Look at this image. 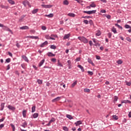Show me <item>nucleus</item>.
<instances>
[{"instance_id": "nucleus-1", "label": "nucleus", "mask_w": 131, "mask_h": 131, "mask_svg": "<svg viewBox=\"0 0 131 131\" xmlns=\"http://www.w3.org/2000/svg\"><path fill=\"white\" fill-rule=\"evenodd\" d=\"M78 39L80 40V41H82L84 43H88L89 42V41L88 40V39L86 38L83 37V36H79L78 37Z\"/></svg>"}, {"instance_id": "nucleus-2", "label": "nucleus", "mask_w": 131, "mask_h": 131, "mask_svg": "<svg viewBox=\"0 0 131 131\" xmlns=\"http://www.w3.org/2000/svg\"><path fill=\"white\" fill-rule=\"evenodd\" d=\"M96 12H97V10H92L89 11H83V13H85V14H88V15H91V14H96Z\"/></svg>"}, {"instance_id": "nucleus-3", "label": "nucleus", "mask_w": 131, "mask_h": 131, "mask_svg": "<svg viewBox=\"0 0 131 131\" xmlns=\"http://www.w3.org/2000/svg\"><path fill=\"white\" fill-rule=\"evenodd\" d=\"M41 7H42V8H45V9H50V8H52V7H53V5H41Z\"/></svg>"}, {"instance_id": "nucleus-4", "label": "nucleus", "mask_w": 131, "mask_h": 131, "mask_svg": "<svg viewBox=\"0 0 131 131\" xmlns=\"http://www.w3.org/2000/svg\"><path fill=\"white\" fill-rule=\"evenodd\" d=\"M7 108H8V109H9V110H11L12 111H15V110H16V107H15L14 106H13L11 105H9L7 106Z\"/></svg>"}, {"instance_id": "nucleus-5", "label": "nucleus", "mask_w": 131, "mask_h": 131, "mask_svg": "<svg viewBox=\"0 0 131 131\" xmlns=\"http://www.w3.org/2000/svg\"><path fill=\"white\" fill-rule=\"evenodd\" d=\"M60 99H61V97H57L56 98L53 99L52 100V102L53 103H55V102H58V101H60Z\"/></svg>"}, {"instance_id": "nucleus-6", "label": "nucleus", "mask_w": 131, "mask_h": 131, "mask_svg": "<svg viewBox=\"0 0 131 131\" xmlns=\"http://www.w3.org/2000/svg\"><path fill=\"white\" fill-rule=\"evenodd\" d=\"M27 38H32L33 39H38V36H27Z\"/></svg>"}, {"instance_id": "nucleus-7", "label": "nucleus", "mask_w": 131, "mask_h": 131, "mask_svg": "<svg viewBox=\"0 0 131 131\" xmlns=\"http://www.w3.org/2000/svg\"><path fill=\"white\" fill-rule=\"evenodd\" d=\"M127 103L128 104H130L131 102L130 101L128 100H123L121 101V103L122 104H123V103H125V104H127Z\"/></svg>"}, {"instance_id": "nucleus-8", "label": "nucleus", "mask_w": 131, "mask_h": 131, "mask_svg": "<svg viewBox=\"0 0 131 131\" xmlns=\"http://www.w3.org/2000/svg\"><path fill=\"white\" fill-rule=\"evenodd\" d=\"M47 56H48V57H55V56H56V55L53 54L52 52H48L47 53Z\"/></svg>"}, {"instance_id": "nucleus-9", "label": "nucleus", "mask_w": 131, "mask_h": 131, "mask_svg": "<svg viewBox=\"0 0 131 131\" xmlns=\"http://www.w3.org/2000/svg\"><path fill=\"white\" fill-rule=\"evenodd\" d=\"M23 4L25 7H26V6H29V2L28 1H25L23 2Z\"/></svg>"}, {"instance_id": "nucleus-10", "label": "nucleus", "mask_w": 131, "mask_h": 131, "mask_svg": "<svg viewBox=\"0 0 131 131\" xmlns=\"http://www.w3.org/2000/svg\"><path fill=\"white\" fill-rule=\"evenodd\" d=\"M48 41H46L45 42H44L42 44H41L40 47L41 48H43V47H45V46H47V45H48Z\"/></svg>"}, {"instance_id": "nucleus-11", "label": "nucleus", "mask_w": 131, "mask_h": 131, "mask_svg": "<svg viewBox=\"0 0 131 131\" xmlns=\"http://www.w3.org/2000/svg\"><path fill=\"white\" fill-rule=\"evenodd\" d=\"M22 58H23V59H24V60L25 61H26V62H29V60H28V58H27V57H26V56L23 55Z\"/></svg>"}, {"instance_id": "nucleus-12", "label": "nucleus", "mask_w": 131, "mask_h": 131, "mask_svg": "<svg viewBox=\"0 0 131 131\" xmlns=\"http://www.w3.org/2000/svg\"><path fill=\"white\" fill-rule=\"evenodd\" d=\"M68 16H69V17H72V18H74V17H75V14L73 13H69L68 14Z\"/></svg>"}, {"instance_id": "nucleus-13", "label": "nucleus", "mask_w": 131, "mask_h": 131, "mask_svg": "<svg viewBox=\"0 0 131 131\" xmlns=\"http://www.w3.org/2000/svg\"><path fill=\"white\" fill-rule=\"evenodd\" d=\"M20 29H21L22 30H27V29H29V28L28 27V26H23L20 28Z\"/></svg>"}, {"instance_id": "nucleus-14", "label": "nucleus", "mask_w": 131, "mask_h": 131, "mask_svg": "<svg viewBox=\"0 0 131 131\" xmlns=\"http://www.w3.org/2000/svg\"><path fill=\"white\" fill-rule=\"evenodd\" d=\"M27 113V111L26 110H24L23 111V116L25 118L26 117V114Z\"/></svg>"}, {"instance_id": "nucleus-15", "label": "nucleus", "mask_w": 131, "mask_h": 131, "mask_svg": "<svg viewBox=\"0 0 131 131\" xmlns=\"http://www.w3.org/2000/svg\"><path fill=\"white\" fill-rule=\"evenodd\" d=\"M43 63H45V59H42L39 63V67H41L42 65H43Z\"/></svg>"}, {"instance_id": "nucleus-16", "label": "nucleus", "mask_w": 131, "mask_h": 131, "mask_svg": "<svg viewBox=\"0 0 131 131\" xmlns=\"http://www.w3.org/2000/svg\"><path fill=\"white\" fill-rule=\"evenodd\" d=\"M45 17H48V18H52V17H54V14L53 13H50L49 15H45Z\"/></svg>"}, {"instance_id": "nucleus-17", "label": "nucleus", "mask_w": 131, "mask_h": 131, "mask_svg": "<svg viewBox=\"0 0 131 131\" xmlns=\"http://www.w3.org/2000/svg\"><path fill=\"white\" fill-rule=\"evenodd\" d=\"M76 126H78L80 124H81V121H77L75 123Z\"/></svg>"}, {"instance_id": "nucleus-18", "label": "nucleus", "mask_w": 131, "mask_h": 131, "mask_svg": "<svg viewBox=\"0 0 131 131\" xmlns=\"http://www.w3.org/2000/svg\"><path fill=\"white\" fill-rule=\"evenodd\" d=\"M69 37H70V34H66L63 37V39H67V38H69Z\"/></svg>"}, {"instance_id": "nucleus-19", "label": "nucleus", "mask_w": 131, "mask_h": 131, "mask_svg": "<svg viewBox=\"0 0 131 131\" xmlns=\"http://www.w3.org/2000/svg\"><path fill=\"white\" fill-rule=\"evenodd\" d=\"M78 68H80L82 72H84V69L83 68V67L82 66H81V65H80V64L78 65Z\"/></svg>"}, {"instance_id": "nucleus-20", "label": "nucleus", "mask_w": 131, "mask_h": 131, "mask_svg": "<svg viewBox=\"0 0 131 131\" xmlns=\"http://www.w3.org/2000/svg\"><path fill=\"white\" fill-rule=\"evenodd\" d=\"M1 111H3V110H4V108H5V103H2L1 105Z\"/></svg>"}, {"instance_id": "nucleus-21", "label": "nucleus", "mask_w": 131, "mask_h": 131, "mask_svg": "<svg viewBox=\"0 0 131 131\" xmlns=\"http://www.w3.org/2000/svg\"><path fill=\"white\" fill-rule=\"evenodd\" d=\"M21 126L24 128L26 127V126H27V122H26V121H25L24 123H23V124L21 125Z\"/></svg>"}, {"instance_id": "nucleus-22", "label": "nucleus", "mask_w": 131, "mask_h": 131, "mask_svg": "<svg viewBox=\"0 0 131 131\" xmlns=\"http://www.w3.org/2000/svg\"><path fill=\"white\" fill-rule=\"evenodd\" d=\"M8 2L10 5H15V2L13 0H8Z\"/></svg>"}, {"instance_id": "nucleus-23", "label": "nucleus", "mask_w": 131, "mask_h": 131, "mask_svg": "<svg viewBox=\"0 0 131 131\" xmlns=\"http://www.w3.org/2000/svg\"><path fill=\"white\" fill-rule=\"evenodd\" d=\"M88 62L89 63H90V64H92V65H93V66H94L95 65V64H94L93 63V61H92V59H91L90 58H88Z\"/></svg>"}, {"instance_id": "nucleus-24", "label": "nucleus", "mask_w": 131, "mask_h": 131, "mask_svg": "<svg viewBox=\"0 0 131 131\" xmlns=\"http://www.w3.org/2000/svg\"><path fill=\"white\" fill-rule=\"evenodd\" d=\"M112 31L114 32V33L116 34L117 33V31H116V28H115L114 27H113L112 29Z\"/></svg>"}, {"instance_id": "nucleus-25", "label": "nucleus", "mask_w": 131, "mask_h": 131, "mask_svg": "<svg viewBox=\"0 0 131 131\" xmlns=\"http://www.w3.org/2000/svg\"><path fill=\"white\" fill-rule=\"evenodd\" d=\"M57 62V66H59V67H63V64H62V63L60 62L59 60H58Z\"/></svg>"}, {"instance_id": "nucleus-26", "label": "nucleus", "mask_w": 131, "mask_h": 131, "mask_svg": "<svg viewBox=\"0 0 131 131\" xmlns=\"http://www.w3.org/2000/svg\"><path fill=\"white\" fill-rule=\"evenodd\" d=\"M66 117H67V118H69V119H70V120L73 119V117H72V116L70 115H67Z\"/></svg>"}, {"instance_id": "nucleus-27", "label": "nucleus", "mask_w": 131, "mask_h": 131, "mask_svg": "<svg viewBox=\"0 0 131 131\" xmlns=\"http://www.w3.org/2000/svg\"><path fill=\"white\" fill-rule=\"evenodd\" d=\"M1 7L2 9H5L6 10L9 9V7H8V6H5L4 5H1Z\"/></svg>"}, {"instance_id": "nucleus-28", "label": "nucleus", "mask_w": 131, "mask_h": 131, "mask_svg": "<svg viewBox=\"0 0 131 131\" xmlns=\"http://www.w3.org/2000/svg\"><path fill=\"white\" fill-rule=\"evenodd\" d=\"M38 12V9H34L32 11V14H36Z\"/></svg>"}, {"instance_id": "nucleus-29", "label": "nucleus", "mask_w": 131, "mask_h": 131, "mask_svg": "<svg viewBox=\"0 0 131 131\" xmlns=\"http://www.w3.org/2000/svg\"><path fill=\"white\" fill-rule=\"evenodd\" d=\"M115 26H116L117 27H118V28H120L121 30H122L123 29L122 27L120 26L119 25H118L117 24H115Z\"/></svg>"}, {"instance_id": "nucleus-30", "label": "nucleus", "mask_w": 131, "mask_h": 131, "mask_svg": "<svg viewBox=\"0 0 131 131\" xmlns=\"http://www.w3.org/2000/svg\"><path fill=\"white\" fill-rule=\"evenodd\" d=\"M63 5H66V6H68L69 5V2H68V1L65 0L63 1Z\"/></svg>"}, {"instance_id": "nucleus-31", "label": "nucleus", "mask_w": 131, "mask_h": 131, "mask_svg": "<svg viewBox=\"0 0 131 131\" xmlns=\"http://www.w3.org/2000/svg\"><path fill=\"white\" fill-rule=\"evenodd\" d=\"M50 49H52V50H56L57 49V47L55 45H51L50 47Z\"/></svg>"}, {"instance_id": "nucleus-32", "label": "nucleus", "mask_w": 131, "mask_h": 131, "mask_svg": "<svg viewBox=\"0 0 131 131\" xmlns=\"http://www.w3.org/2000/svg\"><path fill=\"white\" fill-rule=\"evenodd\" d=\"M77 84V81H75V82H74L72 84V88H74V86H75V85H76Z\"/></svg>"}, {"instance_id": "nucleus-33", "label": "nucleus", "mask_w": 131, "mask_h": 131, "mask_svg": "<svg viewBox=\"0 0 131 131\" xmlns=\"http://www.w3.org/2000/svg\"><path fill=\"white\" fill-rule=\"evenodd\" d=\"M33 117L34 118H37V117H38V114H37V113L34 114L33 115Z\"/></svg>"}, {"instance_id": "nucleus-34", "label": "nucleus", "mask_w": 131, "mask_h": 131, "mask_svg": "<svg viewBox=\"0 0 131 131\" xmlns=\"http://www.w3.org/2000/svg\"><path fill=\"white\" fill-rule=\"evenodd\" d=\"M113 118L114 119H115V120H118V116H116V115H113Z\"/></svg>"}, {"instance_id": "nucleus-35", "label": "nucleus", "mask_w": 131, "mask_h": 131, "mask_svg": "<svg viewBox=\"0 0 131 131\" xmlns=\"http://www.w3.org/2000/svg\"><path fill=\"white\" fill-rule=\"evenodd\" d=\"M82 18H83L84 19H90L92 18V16H82Z\"/></svg>"}, {"instance_id": "nucleus-36", "label": "nucleus", "mask_w": 131, "mask_h": 131, "mask_svg": "<svg viewBox=\"0 0 131 131\" xmlns=\"http://www.w3.org/2000/svg\"><path fill=\"white\" fill-rule=\"evenodd\" d=\"M84 92L85 93H90V92H91V90L89 89H84Z\"/></svg>"}, {"instance_id": "nucleus-37", "label": "nucleus", "mask_w": 131, "mask_h": 131, "mask_svg": "<svg viewBox=\"0 0 131 131\" xmlns=\"http://www.w3.org/2000/svg\"><path fill=\"white\" fill-rule=\"evenodd\" d=\"M55 121H56V119L54 118H52L49 122L52 123V122H55Z\"/></svg>"}, {"instance_id": "nucleus-38", "label": "nucleus", "mask_w": 131, "mask_h": 131, "mask_svg": "<svg viewBox=\"0 0 131 131\" xmlns=\"http://www.w3.org/2000/svg\"><path fill=\"white\" fill-rule=\"evenodd\" d=\"M63 129L64 131H69V129L68 128V127H67L66 126L63 127Z\"/></svg>"}, {"instance_id": "nucleus-39", "label": "nucleus", "mask_w": 131, "mask_h": 131, "mask_svg": "<svg viewBox=\"0 0 131 131\" xmlns=\"http://www.w3.org/2000/svg\"><path fill=\"white\" fill-rule=\"evenodd\" d=\"M124 27H125V28H126V29H129V28H131V27H130L129 25H125L124 26Z\"/></svg>"}, {"instance_id": "nucleus-40", "label": "nucleus", "mask_w": 131, "mask_h": 131, "mask_svg": "<svg viewBox=\"0 0 131 131\" xmlns=\"http://www.w3.org/2000/svg\"><path fill=\"white\" fill-rule=\"evenodd\" d=\"M90 7H91V8H96V6L94 3H92L90 4Z\"/></svg>"}, {"instance_id": "nucleus-41", "label": "nucleus", "mask_w": 131, "mask_h": 131, "mask_svg": "<svg viewBox=\"0 0 131 131\" xmlns=\"http://www.w3.org/2000/svg\"><path fill=\"white\" fill-rule=\"evenodd\" d=\"M45 38H46V39H51V36L49 35H46Z\"/></svg>"}, {"instance_id": "nucleus-42", "label": "nucleus", "mask_w": 131, "mask_h": 131, "mask_svg": "<svg viewBox=\"0 0 131 131\" xmlns=\"http://www.w3.org/2000/svg\"><path fill=\"white\" fill-rule=\"evenodd\" d=\"M2 28L4 30H6V31L8 30V29L9 28L7 26L4 25H3V27H2Z\"/></svg>"}, {"instance_id": "nucleus-43", "label": "nucleus", "mask_w": 131, "mask_h": 131, "mask_svg": "<svg viewBox=\"0 0 131 131\" xmlns=\"http://www.w3.org/2000/svg\"><path fill=\"white\" fill-rule=\"evenodd\" d=\"M117 63L119 64L120 65V64H121L122 63H123L122 60H119L118 61H117Z\"/></svg>"}, {"instance_id": "nucleus-44", "label": "nucleus", "mask_w": 131, "mask_h": 131, "mask_svg": "<svg viewBox=\"0 0 131 131\" xmlns=\"http://www.w3.org/2000/svg\"><path fill=\"white\" fill-rule=\"evenodd\" d=\"M117 100H118V97L116 96H114V102H117Z\"/></svg>"}, {"instance_id": "nucleus-45", "label": "nucleus", "mask_w": 131, "mask_h": 131, "mask_svg": "<svg viewBox=\"0 0 131 131\" xmlns=\"http://www.w3.org/2000/svg\"><path fill=\"white\" fill-rule=\"evenodd\" d=\"M10 125H11V127L12 128V130L15 131V125H14V124H11Z\"/></svg>"}, {"instance_id": "nucleus-46", "label": "nucleus", "mask_w": 131, "mask_h": 131, "mask_svg": "<svg viewBox=\"0 0 131 131\" xmlns=\"http://www.w3.org/2000/svg\"><path fill=\"white\" fill-rule=\"evenodd\" d=\"M32 113L35 112V106H33L32 107Z\"/></svg>"}, {"instance_id": "nucleus-47", "label": "nucleus", "mask_w": 131, "mask_h": 131, "mask_svg": "<svg viewBox=\"0 0 131 131\" xmlns=\"http://www.w3.org/2000/svg\"><path fill=\"white\" fill-rule=\"evenodd\" d=\"M37 82L39 84H41L42 83V81L41 80L38 79Z\"/></svg>"}, {"instance_id": "nucleus-48", "label": "nucleus", "mask_w": 131, "mask_h": 131, "mask_svg": "<svg viewBox=\"0 0 131 131\" xmlns=\"http://www.w3.org/2000/svg\"><path fill=\"white\" fill-rule=\"evenodd\" d=\"M6 63H10V62H11V58H7L6 60Z\"/></svg>"}, {"instance_id": "nucleus-49", "label": "nucleus", "mask_w": 131, "mask_h": 131, "mask_svg": "<svg viewBox=\"0 0 131 131\" xmlns=\"http://www.w3.org/2000/svg\"><path fill=\"white\" fill-rule=\"evenodd\" d=\"M83 22L85 24H89V20H88L86 19H84Z\"/></svg>"}, {"instance_id": "nucleus-50", "label": "nucleus", "mask_w": 131, "mask_h": 131, "mask_svg": "<svg viewBox=\"0 0 131 131\" xmlns=\"http://www.w3.org/2000/svg\"><path fill=\"white\" fill-rule=\"evenodd\" d=\"M96 35H97V36H100V35H101V32L100 31H98L96 34Z\"/></svg>"}, {"instance_id": "nucleus-51", "label": "nucleus", "mask_w": 131, "mask_h": 131, "mask_svg": "<svg viewBox=\"0 0 131 131\" xmlns=\"http://www.w3.org/2000/svg\"><path fill=\"white\" fill-rule=\"evenodd\" d=\"M126 85H128V86H130L131 82H126Z\"/></svg>"}, {"instance_id": "nucleus-52", "label": "nucleus", "mask_w": 131, "mask_h": 131, "mask_svg": "<svg viewBox=\"0 0 131 131\" xmlns=\"http://www.w3.org/2000/svg\"><path fill=\"white\" fill-rule=\"evenodd\" d=\"M41 29L42 30H47V27H46V26H42Z\"/></svg>"}, {"instance_id": "nucleus-53", "label": "nucleus", "mask_w": 131, "mask_h": 131, "mask_svg": "<svg viewBox=\"0 0 131 131\" xmlns=\"http://www.w3.org/2000/svg\"><path fill=\"white\" fill-rule=\"evenodd\" d=\"M5 126V124H1L0 125V129H2V128H3V127H4Z\"/></svg>"}, {"instance_id": "nucleus-54", "label": "nucleus", "mask_w": 131, "mask_h": 131, "mask_svg": "<svg viewBox=\"0 0 131 131\" xmlns=\"http://www.w3.org/2000/svg\"><path fill=\"white\" fill-rule=\"evenodd\" d=\"M126 40H127V41H129V42H131V39H130V38H129V37H127V38H126Z\"/></svg>"}, {"instance_id": "nucleus-55", "label": "nucleus", "mask_w": 131, "mask_h": 131, "mask_svg": "<svg viewBox=\"0 0 131 131\" xmlns=\"http://www.w3.org/2000/svg\"><path fill=\"white\" fill-rule=\"evenodd\" d=\"M80 59H81L80 57L77 58L75 59L76 62H79V61H80Z\"/></svg>"}, {"instance_id": "nucleus-56", "label": "nucleus", "mask_w": 131, "mask_h": 131, "mask_svg": "<svg viewBox=\"0 0 131 131\" xmlns=\"http://www.w3.org/2000/svg\"><path fill=\"white\" fill-rule=\"evenodd\" d=\"M88 73L89 74H90V75H93L94 74V73H93V72H91V71H88Z\"/></svg>"}, {"instance_id": "nucleus-57", "label": "nucleus", "mask_w": 131, "mask_h": 131, "mask_svg": "<svg viewBox=\"0 0 131 131\" xmlns=\"http://www.w3.org/2000/svg\"><path fill=\"white\" fill-rule=\"evenodd\" d=\"M51 61L52 62H54V63H55L56 61H57V59H56V58H52L51 59Z\"/></svg>"}, {"instance_id": "nucleus-58", "label": "nucleus", "mask_w": 131, "mask_h": 131, "mask_svg": "<svg viewBox=\"0 0 131 131\" xmlns=\"http://www.w3.org/2000/svg\"><path fill=\"white\" fill-rule=\"evenodd\" d=\"M89 24H90V25H93L94 23H93V20H90L89 21Z\"/></svg>"}, {"instance_id": "nucleus-59", "label": "nucleus", "mask_w": 131, "mask_h": 131, "mask_svg": "<svg viewBox=\"0 0 131 131\" xmlns=\"http://www.w3.org/2000/svg\"><path fill=\"white\" fill-rule=\"evenodd\" d=\"M108 36L109 38H111V36H112V34L111 33H108Z\"/></svg>"}, {"instance_id": "nucleus-60", "label": "nucleus", "mask_w": 131, "mask_h": 131, "mask_svg": "<svg viewBox=\"0 0 131 131\" xmlns=\"http://www.w3.org/2000/svg\"><path fill=\"white\" fill-rule=\"evenodd\" d=\"M67 62H68V66L69 65H71V60H69Z\"/></svg>"}, {"instance_id": "nucleus-61", "label": "nucleus", "mask_w": 131, "mask_h": 131, "mask_svg": "<svg viewBox=\"0 0 131 131\" xmlns=\"http://www.w3.org/2000/svg\"><path fill=\"white\" fill-rule=\"evenodd\" d=\"M8 55L10 56V57H13V54H12V53L8 52Z\"/></svg>"}, {"instance_id": "nucleus-62", "label": "nucleus", "mask_w": 131, "mask_h": 131, "mask_svg": "<svg viewBox=\"0 0 131 131\" xmlns=\"http://www.w3.org/2000/svg\"><path fill=\"white\" fill-rule=\"evenodd\" d=\"M96 57L97 60H100L101 59V57L99 56L96 55Z\"/></svg>"}, {"instance_id": "nucleus-63", "label": "nucleus", "mask_w": 131, "mask_h": 131, "mask_svg": "<svg viewBox=\"0 0 131 131\" xmlns=\"http://www.w3.org/2000/svg\"><path fill=\"white\" fill-rule=\"evenodd\" d=\"M101 13H106V10H104V9H102L101 10Z\"/></svg>"}, {"instance_id": "nucleus-64", "label": "nucleus", "mask_w": 131, "mask_h": 131, "mask_svg": "<svg viewBox=\"0 0 131 131\" xmlns=\"http://www.w3.org/2000/svg\"><path fill=\"white\" fill-rule=\"evenodd\" d=\"M7 67V68L6 70H10V64H8Z\"/></svg>"}]
</instances>
